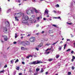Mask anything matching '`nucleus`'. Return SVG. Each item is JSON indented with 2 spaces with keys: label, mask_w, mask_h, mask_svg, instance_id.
<instances>
[{
  "label": "nucleus",
  "mask_w": 75,
  "mask_h": 75,
  "mask_svg": "<svg viewBox=\"0 0 75 75\" xmlns=\"http://www.w3.org/2000/svg\"><path fill=\"white\" fill-rule=\"evenodd\" d=\"M68 75H71V72H68Z\"/></svg>",
  "instance_id": "34"
},
{
  "label": "nucleus",
  "mask_w": 75,
  "mask_h": 75,
  "mask_svg": "<svg viewBox=\"0 0 75 75\" xmlns=\"http://www.w3.org/2000/svg\"><path fill=\"white\" fill-rule=\"evenodd\" d=\"M4 68H7V64H6L4 67Z\"/></svg>",
  "instance_id": "41"
},
{
  "label": "nucleus",
  "mask_w": 75,
  "mask_h": 75,
  "mask_svg": "<svg viewBox=\"0 0 75 75\" xmlns=\"http://www.w3.org/2000/svg\"><path fill=\"white\" fill-rule=\"evenodd\" d=\"M11 11V9H9L8 10L7 13H8V12H10Z\"/></svg>",
  "instance_id": "32"
},
{
  "label": "nucleus",
  "mask_w": 75,
  "mask_h": 75,
  "mask_svg": "<svg viewBox=\"0 0 75 75\" xmlns=\"http://www.w3.org/2000/svg\"><path fill=\"white\" fill-rule=\"evenodd\" d=\"M30 41L32 42H34L35 41V38H30L29 40Z\"/></svg>",
  "instance_id": "4"
},
{
  "label": "nucleus",
  "mask_w": 75,
  "mask_h": 75,
  "mask_svg": "<svg viewBox=\"0 0 75 75\" xmlns=\"http://www.w3.org/2000/svg\"><path fill=\"white\" fill-rule=\"evenodd\" d=\"M56 58H58L59 57V56L58 55H57L56 56Z\"/></svg>",
  "instance_id": "23"
},
{
  "label": "nucleus",
  "mask_w": 75,
  "mask_h": 75,
  "mask_svg": "<svg viewBox=\"0 0 75 75\" xmlns=\"http://www.w3.org/2000/svg\"><path fill=\"white\" fill-rule=\"evenodd\" d=\"M67 41H70V40L68 39H67Z\"/></svg>",
  "instance_id": "60"
},
{
  "label": "nucleus",
  "mask_w": 75,
  "mask_h": 75,
  "mask_svg": "<svg viewBox=\"0 0 75 75\" xmlns=\"http://www.w3.org/2000/svg\"><path fill=\"white\" fill-rule=\"evenodd\" d=\"M4 39L5 41H7L8 40V37L6 35L4 36Z\"/></svg>",
  "instance_id": "7"
},
{
  "label": "nucleus",
  "mask_w": 75,
  "mask_h": 75,
  "mask_svg": "<svg viewBox=\"0 0 75 75\" xmlns=\"http://www.w3.org/2000/svg\"><path fill=\"white\" fill-rule=\"evenodd\" d=\"M71 69L72 70H74L75 69V67H71Z\"/></svg>",
  "instance_id": "29"
},
{
  "label": "nucleus",
  "mask_w": 75,
  "mask_h": 75,
  "mask_svg": "<svg viewBox=\"0 0 75 75\" xmlns=\"http://www.w3.org/2000/svg\"><path fill=\"white\" fill-rule=\"evenodd\" d=\"M52 26H54V27H57L56 25H52Z\"/></svg>",
  "instance_id": "35"
},
{
  "label": "nucleus",
  "mask_w": 75,
  "mask_h": 75,
  "mask_svg": "<svg viewBox=\"0 0 75 75\" xmlns=\"http://www.w3.org/2000/svg\"><path fill=\"white\" fill-rule=\"evenodd\" d=\"M57 12L58 14H61V12L59 11H57Z\"/></svg>",
  "instance_id": "28"
},
{
  "label": "nucleus",
  "mask_w": 75,
  "mask_h": 75,
  "mask_svg": "<svg viewBox=\"0 0 75 75\" xmlns=\"http://www.w3.org/2000/svg\"><path fill=\"white\" fill-rule=\"evenodd\" d=\"M72 58H73L72 59H75V56H73Z\"/></svg>",
  "instance_id": "43"
},
{
  "label": "nucleus",
  "mask_w": 75,
  "mask_h": 75,
  "mask_svg": "<svg viewBox=\"0 0 75 75\" xmlns=\"http://www.w3.org/2000/svg\"><path fill=\"white\" fill-rule=\"evenodd\" d=\"M59 47L58 49L59 51H61L62 49V46H59Z\"/></svg>",
  "instance_id": "13"
},
{
  "label": "nucleus",
  "mask_w": 75,
  "mask_h": 75,
  "mask_svg": "<svg viewBox=\"0 0 75 75\" xmlns=\"http://www.w3.org/2000/svg\"><path fill=\"white\" fill-rule=\"evenodd\" d=\"M58 42V41H57V42L54 43L53 44H52V45H54V44H57V43Z\"/></svg>",
  "instance_id": "24"
},
{
  "label": "nucleus",
  "mask_w": 75,
  "mask_h": 75,
  "mask_svg": "<svg viewBox=\"0 0 75 75\" xmlns=\"http://www.w3.org/2000/svg\"><path fill=\"white\" fill-rule=\"evenodd\" d=\"M22 18L23 20H25L27 21V20H28V17L27 16H24V14H23V16H22Z\"/></svg>",
  "instance_id": "3"
},
{
  "label": "nucleus",
  "mask_w": 75,
  "mask_h": 75,
  "mask_svg": "<svg viewBox=\"0 0 75 75\" xmlns=\"http://www.w3.org/2000/svg\"><path fill=\"white\" fill-rule=\"evenodd\" d=\"M19 69H20V67H17L16 68L17 70H19Z\"/></svg>",
  "instance_id": "26"
},
{
  "label": "nucleus",
  "mask_w": 75,
  "mask_h": 75,
  "mask_svg": "<svg viewBox=\"0 0 75 75\" xmlns=\"http://www.w3.org/2000/svg\"><path fill=\"white\" fill-rule=\"evenodd\" d=\"M34 10L35 11V12L36 13H38V11H37V10H36L35 8H34Z\"/></svg>",
  "instance_id": "19"
},
{
  "label": "nucleus",
  "mask_w": 75,
  "mask_h": 75,
  "mask_svg": "<svg viewBox=\"0 0 75 75\" xmlns=\"http://www.w3.org/2000/svg\"><path fill=\"white\" fill-rule=\"evenodd\" d=\"M21 50H25V48L23 47H21Z\"/></svg>",
  "instance_id": "31"
},
{
  "label": "nucleus",
  "mask_w": 75,
  "mask_h": 75,
  "mask_svg": "<svg viewBox=\"0 0 75 75\" xmlns=\"http://www.w3.org/2000/svg\"><path fill=\"white\" fill-rule=\"evenodd\" d=\"M13 44H17V42H13Z\"/></svg>",
  "instance_id": "44"
},
{
  "label": "nucleus",
  "mask_w": 75,
  "mask_h": 75,
  "mask_svg": "<svg viewBox=\"0 0 75 75\" xmlns=\"http://www.w3.org/2000/svg\"><path fill=\"white\" fill-rule=\"evenodd\" d=\"M37 18L38 19V21L40 19V17H37Z\"/></svg>",
  "instance_id": "42"
},
{
  "label": "nucleus",
  "mask_w": 75,
  "mask_h": 75,
  "mask_svg": "<svg viewBox=\"0 0 75 75\" xmlns=\"http://www.w3.org/2000/svg\"><path fill=\"white\" fill-rule=\"evenodd\" d=\"M24 44L27 45H30V42L27 41H25L24 42Z\"/></svg>",
  "instance_id": "5"
},
{
  "label": "nucleus",
  "mask_w": 75,
  "mask_h": 75,
  "mask_svg": "<svg viewBox=\"0 0 75 75\" xmlns=\"http://www.w3.org/2000/svg\"><path fill=\"white\" fill-rule=\"evenodd\" d=\"M71 37H74V35H72V34H71Z\"/></svg>",
  "instance_id": "57"
},
{
  "label": "nucleus",
  "mask_w": 75,
  "mask_h": 75,
  "mask_svg": "<svg viewBox=\"0 0 75 75\" xmlns=\"http://www.w3.org/2000/svg\"><path fill=\"white\" fill-rule=\"evenodd\" d=\"M32 17H33V18H34V17H35V16L33 15L32 16Z\"/></svg>",
  "instance_id": "50"
},
{
  "label": "nucleus",
  "mask_w": 75,
  "mask_h": 75,
  "mask_svg": "<svg viewBox=\"0 0 75 75\" xmlns=\"http://www.w3.org/2000/svg\"><path fill=\"white\" fill-rule=\"evenodd\" d=\"M70 7H71V8H73V7H74V6L73 5V2H72L71 3Z\"/></svg>",
  "instance_id": "11"
},
{
  "label": "nucleus",
  "mask_w": 75,
  "mask_h": 75,
  "mask_svg": "<svg viewBox=\"0 0 75 75\" xmlns=\"http://www.w3.org/2000/svg\"><path fill=\"white\" fill-rule=\"evenodd\" d=\"M51 44H50V43H47L46 44V45H47V46H48V45H50Z\"/></svg>",
  "instance_id": "27"
},
{
  "label": "nucleus",
  "mask_w": 75,
  "mask_h": 75,
  "mask_svg": "<svg viewBox=\"0 0 75 75\" xmlns=\"http://www.w3.org/2000/svg\"><path fill=\"white\" fill-rule=\"evenodd\" d=\"M35 49H36V50H37V51H38L39 50V49H38V48H36Z\"/></svg>",
  "instance_id": "40"
},
{
  "label": "nucleus",
  "mask_w": 75,
  "mask_h": 75,
  "mask_svg": "<svg viewBox=\"0 0 75 75\" xmlns=\"http://www.w3.org/2000/svg\"><path fill=\"white\" fill-rule=\"evenodd\" d=\"M45 41H48V39H45Z\"/></svg>",
  "instance_id": "46"
},
{
  "label": "nucleus",
  "mask_w": 75,
  "mask_h": 75,
  "mask_svg": "<svg viewBox=\"0 0 75 75\" xmlns=\"http://www.w3.org/2000/svg\"><path fill=\"white\" fill-rule=\"evenodd\" d=\"M49 33L50 34H51V33H52V30H50L49 31Z\"/></svg>",
  "instance_id": "18"
},
{
  "label": "nucleus",
  "mask_w": 75,
  "mask_h": 75,
  "mask_svg": "<svg viewBox=\"0 0 75 75\" xmlns=\"http://www.w3.org/2000/svg\"><path fill=\"white\" fill-rule=\"evenodd\" d=\"M45 74H46V75H47V74H48V72H46L45 73Z\"/></svg>",
  "instance_id": "64"
},
{
  "label": "nucleus",
  "mask_w": 75,
  "mask_h": 75,
  "mask_svg": "<svg viewBox=\"0 0 75 75\" xmlns=\"http://www.w3.org/2000/svg\"><path fill=\"white\" fill-rule=\"evenodd\" d=\"M42 63V62H41L40 61H39L38 60L37 61L29 63V64L30 65H36L37 64H40Z\"/></svg>",
  "instance_id": "1"
},
{
  "label": "nucleus",
  "mask_w": 75,
  "mask_h": 75,
  "mask_svg": "<svg viewBox=\"0 0 75 75\" xmlns=\"http://www.w3.org/2000/svg\"><path fill=\"white\" fill-rule=\"evenodd\" d=\"M56 7H59V5L58 4H57L56 5Z\"/></svg>",
  "instance_id": "33"
},
{
  "label": "nucleus",
  "mask_w": 75,
  "mask_h": 75,
  "mask_svg": "<svg viewBox=\"0 0 75 75\" xmlns=\"http://www.w3.org/2000/svg\"><path fill=\"white\" fill-rule=\"evenodd\" d=\"M49 50V49H47V50H46L45 51L46 52H47V51H48V50Z\"/></svg>",
  "instance_id": "54"
},
{
  "label": "nucleus",
  "mask_w": 75,
  "mask_h": 75,
  "mask_svg": "<svg viewBox=\"0 0 75 75\" xmlns=\"http://www.w3.org/2000/svg\"><path fill=\"white\" fill-rule=\"evenodd\" d=\"M44 20H46V18H43Z\"/></svg>",
  "instance_id": "62"
},
{
  "label": "nucleus",
  "mask_w": 75,
  "mask_h": 75,
  "mask_svg": "<svg viewBox=\"0 0 75 75\" xmlns=\"http://www.w3.org/2000/svg\"><path fill=\"white\" fill-rule=\"evenodd\" d=\"M39 25H36L37 27H39Z\"/></svg>",
  "instance_id": "61"
},
{
  "label": "nucleus",
  "mask_w": 75,
  "mask_h": 75,
  "mask_svg": "<svg viewBox=\"0 0 75 75\" xmlns=\"http://www.w3.org/2000/svg\"><path fill=\"white\" fill-rule=\"evenodd\" d=\"M5 72V71L4 70H2L1 71H0V73H3V72Z\"/></svg>",
  "instance_id": "17"
},
{
  "label": "nucleus",
  "mask_w": 75,
  "mask_h": 75,
  "mask_svg": "<svg viewBox=\"0 0 75 75\" xmlns=\"http://www.w3.org/2000/svg\"><path fill=\"white\" fill-rule=\"evenodd\" d=\"M67 24H68L69 25H71L72 24L71 23H69L68 22H67Z\"/></svg>",
  "instance_id": "30"
},
{
  "label": "nucleus",
  "mask_w": 75,
  "mask_h": 75,
  "mask_svg": "<svg viewBox=\"0 0 75 75\" xmlns=\"http://www.w3.org/2000/svg\"><path fill=\"white\" fill-rule=\"evenodd\" d=\"M5 26L6 27H9L10 25V24L9 23V22L8 21H6L5 23Z\"/></svg>",
  "instance_id": "6"
},
{
  "label": "nucleus",
  "mask_w": 75,
  "mask_h": 75,
  "mask_svg": "<svg viewBox=\"0 0 75 75\" xmlns=\"http://www.w3.org/2000/svg\"><path fill=\"white\" fill-rule=\"evenodd\" d=\"M26 25H29V23H28V22H26L25 23Z\"/></svg>",
  "instance_id": "25"
},
{
  "label": "nucleus",
  "mask_w": 75,
  "mask_h": 75,
  "mask_svg": "<svg viewBox=\"0 0 75 75\" xmlns=\"http://www.w3.org/2000/svg\"><path fill=\"white\" fill-rule=\"evenodd\" d=\"M11 64H13V60H11Z\"/></svg>",
  "instance_id": "53"
},
{
  "label": "nucleus",
  "mask_w": 75,
  "mask_h": 75,
  "mask_svg": "<svg viewBox=\"0 0 75 75\" xmlns=\"http://www.w3.org/2000/svg\"><path fill=\"white\" fill-rule=\"evenodd\" d=\"M39 45H40V46L41 47H42V43H40Z\"/></svg>",
  "instance_id": "38"
},
{
  "label": "nucleus",
  "mask_w": 75,
  "mask_h": 75,
  "mask_svg": "<svg viewBox=\"0 0 75 75\" xmlns=\"http://www.w3.org/2000/svg\"><path fill=\"white\" fill-rule=\"evenodd\" d=\"M18 3H21V1H20L19 0L18 1Z\"/></svg>",
  "instance_id": "48"
},
{
  "label": "nucleus",
  "mask_w": 75,
  "mask_h": 75,
  "mask_svg": "<svg viewBox=\"0 0 75 75\" xmlns=\"http://www.w3.org/2000/svg\"><path fill=\"white\" fill-rule=\"evenodd\" d=\"M17 33L15 34V38H17V37H18V35H17Z\"/></svg>",
  "instance_id": "16"
},
{
  "label": "nucleus",
  "mask_w": 75,
  "mask_h": 75,
  "mask_svg": "<svg viewBox=\"0 0 75 75\" xmlns=\"http://www.w3.org/2000/svg\"><path fill=\"white\" fill-rule=\"evenodd\" d=\"M30 55H29L27 57H26V58H27L28 59H29V58H30Z\"/></svg>",
  "instance_id": "37"
},
{
  "label": "nucleus",
  "mask_w": 75,
  "mask_h": 75,
  "mask_svg": "<svg viewBox=\"0 0 75 75\" xmlns=\"http://www.w3.org/2000/svg\"><path fill=\"white\" fill-rule=\"evenodd\" d=\"M30 23H33V21H30Z\"/></svg>",
  "instance_id": "45"
},
{
  "label": "nucleus",
  "mask_w": 75,
  "mask_h": 75,
  "mask_svg": "<svg viewBox=\"0 0 75 75\" xmlns=\"http://www.w3.org/2000/svg\"><path fill=\"white\" fill-rule=\"evenodd\" d=\"M3 31L4 33H6L7 31V28L6 27H4L3 28Z\"/></svg>",
  "instance_id": "8"
},
{
  "label": "nucleus",
  "mask_w": 75,
  "mask_h": 75,
  "mask_svg": "<svg viewBox=\"0 0 75 75\" xmlns=\"http://www.w3.org/2000/svg\"><path fill=\"white\" fill-rule=\"evenodd\" d=\"M39 34H40V33H38L36 34V35H39Z\"/></svg>",
  "instance_id": "59"
},
{
  "label": "nucleus",
  "mask_w": 75,
  "mask_h": 75,
  "mask_svg": "<svg viewBox=\"0 0 75 75\" xmlns=\"http://www.w3.org/2000/svg\"><path fill=\"white\" fill-rule=\"evenodd\" d=\"M15 18L16 21H19V20H18V18H17V17L15 16Z\"/></svg>",
  "instance_id": "14"
},
{
  "label": "nucleus",
  "mask_w": 75,
  "mask_h": 75,
  "mask_svg": "<svg viewBox=\"0 0 75 75\" xmlns=\"http://www.w3.org/2000/svg\"><path fill=\"white\" fill-rule=\"evenodd\" d=\"M26 13L27 14H31V13L33 14L34 13L33 12V11L31 10V8H28L26 10Z\"/></svg>",
  "instance_id": "2"
},
{
  "label": "nucleus",
  "mask_w": 75,
  "mask_h": 75,
  "mask_svg": "<svg viewBox=\"0 0 75 75\" xmlns=\"http://www.w3.org/2000/svg\"><path fill=\"white\" fill-rule=\"evenodd\" d=\"M44 68H42L41 71H40V73H42V72H44Z\"/></svg>",
  "instance_id": "12"
},
{
  "label": "nucleus",
  "mask_w": 75,
  "mask_h": 75,
  "mask_svg": "<svg viewBox=\"0 0 75 75\" xmlns=\"http://www.w3.org/2000/svg\"><path fill=\"white\" fill-rule=\"evenodd\" d=\"M53 11L54 13H57V11Z\"/></svg>",
  "instance_id": "49"
},
{
  "label": "nucleus",
  "mask_w": 75,
  "mask_h": 75,
  "mask_svg": "<svg viewBox=\"0 0 75 75\" xmlns=\"http://www.w3.org/2000/svg\"><path fill=\"white\" fill-rule=\"evenodd\" d=\"M71 53L72 54H73L74 53V51H72L71 52Z\"/></svg>",
  "instance_id": "47"
},
{
  "label": "nucleus",
  "mask_w": 75,
  "mask_h": 75,
  "mask_svg": "<svg viewBox=\"0 0 75 75\" xmlns=\"http://www.w3.org/2000/svg\"><path fill=\"white\" fill-rule=\"evenodd\" d=\"M45 13L44 15H45V14H47V15L48 14V10L47 9H46V10H45Z\"/></svg>",
  "instance_id": "10"
},
{
  "label": "nucleus",
  "mask_w": 75,
  "mask_h": 75,
  "mask_svg": "<svg viewBox=\"0 0 75 75\" xmlns=\"http://www.w3.org/2000/svg\"><path fill=\"white\" fill-rule=\"evenodd\" d=\"M40 47H41V46H40V45L38 46V48H40Z\"/></svg>",
  "instance_id": "56"
},
{
  "label": "nucleus",
  "mask_w": 75,
  "mask_h": 75,
  "mask_svg": "<svg viewBox=\"0 0 75 75\" xmlns=\"http://www.w3.org/2000/svg\"><path fill=\"white\" fill-rule=\"evenodd\" d=\"M49 61H52V59H49Z\"/></svg>",
  "instance_id": "52"
},
{
  "label": "nucleus",
  "mask_w": 75,
  "mask_h": 75,
  "mask_svg": "<svg viewBox=\"0 0 75 75\" xmlns=\"http://www.w3.org/2000/svg\"><path fill=\"white\" fill-rule=\"evenodd\" d=\"M71 50L70 49H68L66 51V52H69V51H71Z\"/></svg>",
  "instance_id": "20"
},
{
  "label": "nucleus",
  "mask_w": 75,
  "mask_h": 75,
  "mask_svg": "<svg viewBox=\"0 0 75 75\" xmlns=\"http://www.w3.org/2000/svg\"><path fill=\"white\" fill-rule=\"evenodd\" d=\"M44 33V31H42L41 33V34H43Z\"/></svg>",
  "instance_id": "58"
},
{
  "label": "nucleus",
  "mask_w": 75,
  "mask_h": 75,
  "mask_svg": "<svg viewBox=\"0 0 75 75\" xmlns=\"http://www.w3.org/2000/svg\"><path fill=\"white\" fill-rule=\"evenodd\" d=\"M22 63L23 64V65H24V64H25V63L24 62H22Z\"/></svg>",
  "instance_id": "39"
},
{
  "label": "nucleus",
  "mask_w": 75,
  "mask_h": 75,
  "mask_svg": "<svg viewBox=\"0 0 75 75\" xmlns=\"http://www.w3.org/2000/svg\"><path fill=\"white\" fill-rule=\"evenodd\" d=\"M1 41L2 42H4V41H3V40H1Z\"/></svg>",
  "instance_id": "55"
},
{
  "label": "nucleus",
  "mask_w": 75,
  "mask_h": 75,
  "mask_svg": "<svg viewBox=\"0 0 75 75\" xmlns=\"http://www.w3.org/2000/svg\"><path fill=\"white\" fill-rule=\"evenodd\" d=\"M57 18L58 19H60V18H61V17H60L59 16L57 17Z\"/></svg>",
  "instance_id": "51"
},
{
  "label": "nucleus",
  "mask_w": 75,
  "mask_h": 75,
  "mask_svg": "<svg viewBox=\"0 0 75 75\" xmlns=\"http://www.w3.org/2000/svg\"><path fill=\"white\" fill-rule=\"evenodd\" d=\"M40 69L39 68H37L36 69V72H38V71H39Z\"/></svg>",
  "instance_id": "15"
},
{
  "label": "nucleus",
  "mask_w": 75,
  "mask_h": 75,
  "mask_svg": "<svg viewBox=\"0 0 75 75\" xmlns=\"http://www.w3.org/2000/svg\"><path fill=\"white\" fill-rule=\"evenodd\" d=\"M22 75V74L20 73H19V75Z\"/></svg>",
  "instance_id": "63"
},
{
  "label": "nucleus",
  "mask_w": 75,
  "mask_h": 75,
  "mask_svg": "<svg viewBox=\"0 0 75 75\" xmlns=\"http://www.w3.org/2000/svg\"><path fill=\"white\" fill-rule=\"evenodd\" d=\"M66 46H67V44H66L64 45V49H65V47H66Z\"/></svg>",
  "instance_id": "36"
},
{
  "label": "nucleus",
  "mask_w": 75,
  "mask_h": 75,
  "mask_svg": "<svg viewBox=\"0 0 75 75\" xmlns=\"http://www.w3.org/2000/svg\"><path fill=\"white\" fill-rule=\"evenodd\" d=\"M38 74V72L36 71L34 73V75H36Z\"/></svg>",
  "instance_id": "21"
},
{
  "label": "nucleus",
  "mask_w": 75,
  "mask_h": 75,
  "mask_svg": "<svg viewBox=\"0 0 75 75\" xmlns=\"http://www.w3.org/2000/svg\"><path fill=\"white\" fill-rule=\"evenodd\" d=\"M26 22H27V21H26V20H25V19H23L22 23V24H25Z\"/></svg>",
  "instance_id": "9"
},
{
  "label": "nucleus",
  "mask_w": 75,
  "mask_h": 75,
  "mask_svg": "<svg viewBox=\"0 0 75 75\" xmlns=\"http://www.w3.org/2000/svg\"><path fill=\"white\" fill-rule=\"evenodd\" d=\"M19 61V60H18V59H16V60L15 61V63H17V62H18Z\"/></svg>",
  "instance_id": "22"
}]
</instances>
